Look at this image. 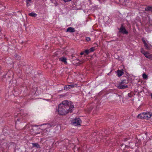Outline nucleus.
<instances>
[{"label":"nucleus","instance_id":"22","mask_svg":"<svg viewBox=\"0 0 152 152\" xmlns=\"http://www.w3.org/2000/svg\"><path fill=\"white\" fill-rule=\"evenodd\" d=\"M84 53H85L86 54L88 55L90 53V51L89 50H86L84 52Z\"/></svg>","mask_w":152,"mask_h":152},{"label":"nucleus","instance_id":"27","mask_svg":"<svg viewBox=\"0 0 152 152\" xmlns=\"http://www.w3.org/2000/svg\"><path fill=\"white\" fill-rule=\"evenodd\" d=\"M84 53V52H82L80 53V55H83Z\"/></svg>","mask_w":152,"mask_h":152},{"label":"nucleus","instance_id":"28","mask_svg":"<svg viewBox=\"0 0 152 152\" xmlns=\"http://www.w3.org/2000/svg\"><path fill=\"white\" fill-rule=\"evenodd\" d=\"M128 96H129V97H131V94H130L129 93V94H128Z\"/></svg>","mask_w":152,"mask_h":152},{"label":"nucleus","instance_id":"14","mask_svg":"<svg viewBox=\"0 0 152 152\" xmlns=\"http://www.w3.org/2000/svg\"><path fill=\"white\" fill-rule=\"evenodd\" d=\"M145 56L146 58L152 60V54H150L149 53L147 52L146 54H145Z\"/></svg>","mask_w":152,"mask_h":152},{"label":"nucleus","instance_id":"3","mask_svg":"<svg viewBox=\"0 0 152 152\" xmlns=\"http://www.w3.org/2000/svg\"><path fill=\"white\" fill-rule=\"evenodd\" d=\"M81 122L80 119L79 118H76L72 120V123L73 125L75 126H78L80 125Z\"/></svg>","mask_w":152,"mask_h":152},{"label":"nucleus","instance_id":"21","mask_svg":"<svg viewBox=\"0 0 152 152\" xmlns=\"http://www.w3.org/2000/svg\"><path fill=\"white\" fill-rule=\"evenodd\" d=\"M90 52H93L95 50V47H93L91 48L90 49H89Z\"/></svg>","mask_w":152,"mask_h":152},{"label":"nucleus","instance_id":"20","mask_svg":"<svg viewBox=\"0 0 152 152\" xmlns=\"http://www.w3.org/2000/svg\"><path fill=\"white\" fill-rule=\"evenodd\" d=\"M55 126V125L53 124H47V127L48 128H50L52 127H54Z\"/></svg>","mask_w":152,"mask_h":152},{"label":"nucleus","instance_id":"25","mask_svg":"<svg viewBox=\"0 0 152 152\" xmlns=\"http://www.w3.org/2000/svg\"><path fill=\"white\" fill-rule=\"evenodd\" d=\"M63 0L65 2H69L70 1H72V0Z\"/></svg>","mask_w":152,"mask_h":152},{"label":"nucleus","instance_id":"1","mask_svg":"<svg viewBox=\"0 0 152 152\" xmlns=\"http://www.w3.org/2000/svg\"><path fill=\"white\" fill-rule=\"evenodd\" d=\"M74 108V105L71 102L64 100L60 103L58 108V114L62 115H65L69 113L72 112Z\"/></svg>","mask_w":152,"mask_h":152},{"label":"nucleus","instance_id":"15","mask_svg":"<svg viewBox=\"0 0 152 152\" xmlns=\"http://www.w3.org/2000/svg\"><path fill=\"white\" fill-rule=\"evenodd\" d=\"M117 75L118 77L121 76L124 74V72L121 70H118L117 71Z\"/></svg>","mask_w":152,"mask_h":152},{"label":"nucleus","instance_id":"10","mask_svg":"<svg viewBox=\"0 0 152 152\" xmlns=\"http://www.w3.org/2000/svg\"><path fill=\"white\" fill-rule=\"evenodd\" d=\"M59 60L60 61L63 62L65 64H67L66 58L64 57H61L59 58Z\"/></svg>","mask_w":152,"mask_h":152},{"label":"nucleus","instance_id":"26","mask_svg":"<svg viewBox=\"0 0 152 152\" xmlns=\"http://www.w3.org/2000/svg\"><path fill=\"white\" fill-rule=\"evenodd\" d=\"M26 3H27V5L28 6L30 5V4H29V2L26 1Z\"/></svg>","mask_w":152,"mask_h":152},{"label":"nucleus","instance_id":"17","mask_svg":"<svg viewBox=\"0 0 152 152\" xmlns=\"http://www.w3.org/2000/svg\"><path fill=\"white\" fill-rule=\"evenodd\" d=\"M28 15L30 16L35 17L37 16V14L35 13L34 12H32L30 13H29Z\"/></svg>","mask_w":152,"mask_h":152},{"label":"nucleus","instance_id":"18","mask_svg":"<svg viewBox=\"0 0 152 152\" xmlns=\"http://www.w3.org/2000/svg\"><path fill=\"white\" fill-rule=\"evenodd\" d=\"M142 77L144 79L147 80L148 79V76L145 73L142 74Z\"/></svg>","mask_w":152,"mask_h":152},{"label":"nucleus","instance_id":"9","mask_svg":"<svg viewBox=\"0 0 152 152\" xmlns=\"http://www.w3.org/2000/svg\"><path fill=\"white\" fill-rule=\"evenodd\" d=\"M75 31V28L71 27L68 28L66 30V32H69L70 33L74 32Z\"/></svg>","mask_w":152,"mask_h":152},{"label":"nucleus","instance_id":"11","mask_svg":"<svg viewBox=\"0 0 152 152\" xmlns=\"http://www.w3.org/2000/svg\"><path fill=\"white\" fill-rule=\"evenodd\" d=\"M137 117L138 118L145 119V115L144 113L139 114L137 115Z\"/></svg>","mask_w":152,"mask_h":152},{"label":"nucleus","instance_id":"6","mask_svg":"<svg viewBox=\"0 0 152 152\" xmlns=\"http://www.w3.org/2000/svg\"><path fill=\"white\" fill-rule=\"evenodd\" d=\"M76 86V84H71L65 85L64 87V90H67L68 89H70Z\"/></svg>","mask_w":152,"mask_h":152},{"label":"nucleus","instance_id":"16","mask_svg":"<svg viewBox=\"0 0 152 152\" xmlns=\"http://www.w3.org/2000/svg\"><path fill=\"white\" fill-rule=\"evenodd\" d=\"M145 10L146 11H151L152 12V7L148 6L147 7L145 8Z\"/></svg>","mask_w":152,"mask_h":152},{"label":"nucleus","instance_id":"23","mask_svg":"<svg viewBox=\"0 0 152 152\" xmlns=\"http://www.w3.org/2000/svg\"><path fill=\"white\" fill-rule=\"evenodd\" d=\"M20 149H15V152H21Z\"/></svg>","mask_w":152,"mask_h":152},{"label":"nucleus","instance_id":"24","mask_svg":"<svg viewBox=\"0 0 152 152\" xmlns=\"http://www.w3.org/2000/svg\"><path fill=\"white\" fill-rule=\"evenodd\" d=\"M91 39L89 37H86V40L87 41H89Z\"/></svg>","mask_w":152,"mask_h":152},{"label":"nucleus","instance_id":"7","mask_svg":"<svg viewBox=\"0 0 152 152\" xmlns=\"http://www.w3.org/2000/svg\"><path fill=\"white\" fill-rule=\"evenodd\" d=\"M145 115V119L148 120L152 116V113L151 112L144 113Z\"/></svg>","mask_w":152,"mask_h":152},{"label":"nucleus","instance_id":"12","mask_svg":"<svg viewBox=\"0 0 152 152\" xmlns=\"http://www.w3.org/2000/svg\"><path fill=\"white\" fill-rule=\"evenodd\" d=\"M32 147H36L37 148H40L41 147L38 143H32Z\"/></svg>","mask_w":152,"mask_h":152},{"label":"nucleus","instance_id":"8","mask_svg":"<svg viewBox=\"0 0 152 152\" xmlns=\"http://www.w3.org/2000/svg\"><path fill=\"white\" fill-rule=\"evenodd\" d=\"M129 82L127 78H126V79H124L121 80V82L120 83V85L126 84Z\"/></svg>","mask_w":152,"mask_h":152},{"label":"nucleus","instance_id":"4","mask_svg":"<svg viewBox=\"0 0 152 152\" xmlns=\"http://www.w3.org/2000/svg\"><path fill=\"white\" fill-rule=\"evenodd\" d=\"M142 40L144 45L145 48L148 50H150L151 48L152 47V46L150 44H148L143 39H142Z\"/></svg>","mask_w":152,"mask_h":152},{"label":"nucleus","instance_id":"5","mask_svg":"<svg viewBox=\"0 0 152 152\" xmlns=\"http://www.w3.org/2000/svg\"><path fill=\"white\" fill-rule=\"evenodd\" d=\"M15 119L16 121H21V120L23 118V116H22L20 114H18L17 115H15Z\"/></svg>","mask_w":152,"mask_h":152},{"label":"nucleus","instance_id":"19","mask_svg":"<svg viewBox=\"0 0 152 152\" xmlns=\"http://www.w3.org/2000/svg\"><path fill=\"white\" fill-rule=\"evenodd\" d=\"M140 51L141 53L143 54L144 55L145 54H146L147 53V52L145 51L143 48H141V49Z\"/></svg>","mask_w":152,"mask_h":152},{"label":"nucleus","instance_id":"2","mask_svg":"<svg viewBox=\"0 0 152 152\" xmlns=\"http://www.w3.org/2000/svg\"><path fill=\"white\" fill-rule=\"evenodd\" d=\"M119 32L125 34H127L128 33V31L126 30L125 27L123 26L122 25H121V27L119 29Z\"/></svg>","mask_w":152,"mask_h":152},{"label":"nucleus","instance_id":"13","mask_svg":"<svg viewBox=\"0 0 152 152\" xmlns=\"http://www.w3.org/2000/svg\"><path fill=\"white\" fill-rule=\"evenodd\" d=\"M128 87L127 85H123L120 84L118 86V88L120 89H124Z\"/></svg>","mask_w":152,"mask_h":152}]
</instances>
